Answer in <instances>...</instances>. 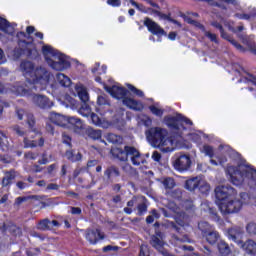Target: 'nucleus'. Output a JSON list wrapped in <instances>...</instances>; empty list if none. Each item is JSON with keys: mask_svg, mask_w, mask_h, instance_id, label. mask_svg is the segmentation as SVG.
Instances as JSON below:
<instances>
[{"mask_svg": "<svg viewBox=\"0 0 256 256\" xmlns=\"http://www.w3.org/2000/svg\"><path fill=\"white\" fill-rule=\"evenodd\" d=\"M20 69L29 85H40L39 91H43L49 83L51 73L47 71L45 67H38L35 69V65L31 61H22Z\"/></svg>", "mask_w": 256, "mask_h": 256, "instance_id": "obj_1", "label": "nucleus"}, {"mask_svg": "<svg viewBox=\"0 0 256 256\" xmlns=\"http://www.w3.org/2000/svg\"><path fill=\"white\" fill-rule=\"evenodd\" d=\"M168 135L167 129L162 127H152L146 131V139L150 145L161 149L164 153L173 151V140Z\"/></svg>", "mask_w": 256, "mask_h": 256, "instance_id": "obj_2", "label": "nucleus"}, {"mask_svg": "<svg viewBox=\"0 0 256 256\" xmlns=\"http://www.w3.org/2000/svg\"><path fill=\"white\" fill-rule=\"evenodd\" d=\"M233 185H242L248 183L250 187H256V170L251 166L239 165L231 174Z\"/></svg>", "mask_w": 256, "mask_h": 256, "instance_id": "obj_3", "label": "nucleus"}, {"mask_svg": "<svg viewBox=\"0 0 256 256\" xmlns=\"http://www.w3.org/2000/svg\"><path fill=\"white\" fill-rule=\"evenodd\" d=\"M42 53L45 57V61L55 71H63V69L69 67V61L65 59V56L53 49V47L49 45L43 46Z\"/></svg>", "mask_w": 256, "mask_h": 256, "instance_id": "obj_4", "label": "nucleus"}, {"mask_svg": "<svg viewBox=\"0 0 256 256\" xmlns=\"http://www.w3.org/2000/svg\"><path fill=\"white\" fill-rule=\"evenodd\" d=\"M112 155L119 159V161H131L132 165L139 167L141 163H145V158L141 156V152L133 146H125L124 150L121 148H115L112 150Z\"/></svg>", "mask_w": 256, "mask_h": 256, "instance_id": "obj_5", "label": "nucleus"}, {"mask_svg": "<svg viewBox=\"0 0 256 256\" xmlns=\"http://www.w3.org/2000/svg\"><path fill=\"white\" fill-rule=\"evenodd\" d=\"M106 91H108V93H110V95L115 99H123V104L126 105V107H129V109H133L134 111H143V104L126 97L127 89L124 87L114 85L106 88Z\"/></svg>", "mask_w": 256, "mask_h": 256, "instance_id": "obj_6", "label": "nucleus"}, {"mask_svg": "<svg viewBox=\"0 0 256 256\" xmlns=\"http://www.w3.org/2000/svg\"><path fill=\"white\" fill-rule=\"evenodd\" d=\"M218 207L222 215H231V213H239V211H241L243 202H241L239 199L230 198L220 202Z\"/></svg>", "mask_w": 256, "mask_h": 256, "instance_id": "obj_7", "label": "nucleus"}, {"mask_svg": "<svg viewBox=\"0 0 256 256\" xmlns=\"http://www.w3.org/2000/svg\"><path fill=\"white\" fill-rule=\"evenodd\" d=\"M164 121L166 125L174 131H181V129H185L183 127V123L186 125H193V122L189 118H185L181 114H177L176 116H166Z\"/></svg>", "mask_w": 256, "mask_h": 256, "instance_id": "obj_8", "label": "nucleus"}, {"mask_svg": "<svg viewBox=\"0 0 256 256\" xmlns=\"http://www.w3.org/2000/svg\"><path fill=\"white\" fill-rule=\"evenodd\" d=\"M215 195L216 199H218L220 203H223V201H227L235 197L237 195V191H235V188L230 185H222L215 188Z\"/></svg>", "mask_w": 256, "mask_h": 256, "instance_id": "obj_9", "label": "nucleus"}, {"mask_svg": "<svg viewBox=\"0 0 256 256\" xmlns=\"http://www.w3.org/2000/svg\"><path fill=\"white\" fill-rule=\"evenodd\" d=\"M39 87H41V84H37L32 82V85L29 84V82L26 80V84H15L14 86L10 87V91L14 93V95H20L21 97L25 95H29V91H39Z\"/></svg>", "mask_w": 256, "mask_h": 256, "instance_id": "obj_10", "label": "nucleus"}, {"mask_svg": "<svg viewBox=\"0 0 256 256\" xmlns=\"http://www.w3.org/2000/svg\"><path fill=\"white\" fill-rule=\"evenodd\" d=\"M226 235L230 241H234L239 246L242 243L243 235H245V230L241 226H232L227 229Z\"/></svg>", "mask_w": 256, "mask_h": 256, "instance_id": "obj_11", "label": "nucleus"}, {"mask_svg": "<svg viewBox=\"0 0 256 256\" xmlns=\"http://www.w3.org/2000/svg\"><path fill=\"white\" fill-rule=\"evenodd\" d=\"M174 169L181 173H183V171H189V169H191V157L187 154L178 156L174 161Z\"/></svg>", "mask_w": 256, "mask_h": 256, "instance_id": "obj_12", "label": "nucleus"}, {"mask_svg": "<svg viewBox=\"0 0 256 256\" xmlns=\"http://www.w3.org/2000/svg\"><path fill=\"white\" fill-rule=\"evenodd\" d=\"M144 25L147 27L148 31L152 35H157V37L167 36V32L163 29L157 22L153 21L151 18H145Z\"/></svg>", "mask_w": 256, "mask_h": 256, "instance_id": "obj_13", "label": "nucleus"}, {"mask_svg": "<svg viewBox=\"0 0 256 256\" xmlns=\"http://www.w3.org/2000/svg\"><path fill=\"white\" fill-rule=\"evenodd\" d=\"M85 237L87 241H89L90 245H97V242L105 239V236L101 234V231H99L98 229L96 230L87 229Z\"/></svg>", "mask_w": 256, "mask_h": 256, "instance_id": "obj_14", "label": "nucleus"}, {"mask_svg": "<svg viewBox=\"0 0 256 256\" xmlns=\"http://www.w3.org/2000/svg\"><path fill=\"white\" fill-rule=\"evenodd\" d=\"M32 101L37 107H40V109H50V107H53V102L43 95L34 94Z\"/></svg>", "mask_w": 256, "mask_h": 256, "instance_id": "obj_15", "label": "nucleus"}, {"mask_svg": "<svg viewBox=\"0 0 256 256\" xmlns=\"http://www.w3.org/2000/svg\"><path fill=\"white\" fill-rule=\"evenodd\" d=\"M238 247L240 249H243V251H245L247 255H256V242L253 239H248L245 242H239Z\"/></svg>", "mask_w": 256, "mask_h": 256, "instance_id": "obj_16", "label": "nucleus"}, {"mask_svg": "<svg viewBox=\"0 0 256 256\" xmlns=\"http://www.w3.org/2000/svg\"><path fill=\"white\" fill-rule=\"evenodd\" d=\"M50 121L59 127H65L69 124V118H67V116L55 112L50 114Z\"/></svg>", "mask_w": 256, "mask_h": 256, "instance_id": "obj_17", "label": "nucleus"}, {"mask_svg": "<svg viewBox=\"0 0 256 256\" xmlns=\"http://www.w3.org/2000/svg\"><path fill=\"white\" fill-rule=\"evenodd\" d=\"M15 177H17V172L14 169L5 171L2 179V187H9V185L13 183Z\"/></svg>", "mask_w": 256, "mask_h": 256, "instance_id": "obj_18", "label": "nucleus"}, {"mask_svg": "<svg viewBox=\"0 0 256 256\" xmlns=\"http://www.w3.org/2000/svg\"><path fill=\"white\" fill-rule=\"evenodd\" d=\"M75 91L82 103H87V101H89V92L85 86L78 84L75 86Z\"/></svg>", "mask_w": 256, "mask_h": 256, "instance_id": "obj_19", "label": "nucleus"}, {"mask_svg": "<svg viewBox=\"0 0 256 256\" xmlns=\"http://www.w3.org/2000/svg\"><path fill=\"white\" fill-rule=\"evenodd\" d=\"M201 179H202L201 177L196 176L186 180L185 189H187L188 191H195L196 189H199V184L201 183Z\"/></svg>", "mask_w": 256, "mask_h": 256, "instance_id": "obj_20", "label": "nucleus"}, {"mask_svg": "<svg viewBox=\"0 0 256 256\" xmlns=\"http://www.w3.org/2000/svg\"><path fill=\"white\" fill-rule=\"evenodd\" d=\"M0 31H3V33H6L7 35H13V33H15V28L9 21L0 17Z\"/></svg>", "mask_w": 256, "mask_h": 256, "instance_id": "obj_21", "label": "nucleus"}, {"mask_svg": "<svg viewBox=\"0 0 256 256\" xmlns=\"http://www.w3.org/2000/svg\"><path fill=\"white\" fill-rule=\"evenodd\" d=\"M204 239H206L209 245H215V243L221 239V235H219V232H217L215 228H212L208 234L204 235Z\"/></svg>", "mask_w": 256, "mask_h": 256, "instance_id": "obj_22", "label": "nucleus"}, {"mask_svg": "<svg viewBox=\"0 0 256 256\" xmlns=\"http://www.w3.org/2000/svg\"><path fill=\"white\" fill-rule=\"evenodd\" d=\"M239 37L240 39H242V43L244 45H247L249 51H251V53L256 55V44L255 42L251 41V37L245 36V35H240Z\"/></svg>", "mask_w": 256, "mask_h": 256, "instance_id": "obj_23", "label": "nucleus"}, {"mask_svg": "<svg viewBox=\"0 0 256 256\" xmlns=\"http://www.w3.org/2000/svg\"><path fill=\"white\" fill-rule=\"evenodd\" d=\"M37 229L39 231H52L53 226H51V220L49 218L40 220L37 224Z\"/></svg>", "mask_w": 256, "mask_h": 256, "instance_id": "obj_24", "label": "nucleus"}, {"mask_svg": "<svg viewBox=\"0 0 256 256\" xmlns=\"http://www.w3.org/2000/svg\"><path fill=\"white\" fill-rule=\"evenodd\" d=\"M56 81L62 86V87H70L71 86V79L63 73H58L56 75Z\"/></svg>", "mask_w": 256, "mask_h": 256, "instance_id": "obj_25", "label": "nucleus"}, {"mask_svg": "<svg viewBox=\"0 0 256 256\" xmlns=\"http://www.w3.org/2000/svg\"><path fill=\"white\" fill-rule=\"evenodd\" d=\"M104 175H106L107 179H111L112 177H119L121 172L117 166H110L104 171Z\"/></svg>", "mask_w": 256, "mask_h": 256, "instance_id": "obj_26", "label": "nucleus"}, {"mask_svg": "<svg viewBox=\"0 0 256 256\" xmlns=\"http://www.w3.org/2000/svg\"><path fill=\"white\" fill-rule=\"evenodd\" d=\"M218 251L222 256H229L231 254V248L225 241H220L218 243Z\"/></svg>", "mask_w": 256, "mask_h": 256, "instance_id": "obj_27", "label": "nucleus"}, {"mask_svg": "<svg viewBox=\"0 0 256 256\" xmlns=\"http://www.w3.org/2000/svg\"><path fill=\"white\" fill-rule=\"evenodd\" d=\"M198 229L202 233V237H205L206 234L212 231L213 226L209 224L208 222L201 221L198 223Z\"/></svg>", "mask_w": 256, "mask_h": 256, "instance_id": "obj_28", "label": "nucleus"}, {"mask_svg": "<svg viewBox=\"0 0 256 256\" xmlns=\"http://www.w3.org/2000/svg\"><path fill=\"white\" fill-rule=\"evenodd\" d=\"M65 157L66 159H68V161H71V163H77V161H81V159L83 158V155H81V153H73L71 150H67L65 152Z\"/></svg>", "mask_w": 256, "mask_h": 256, "instance_id": "obj_29", "label": "nucleus"}, {"mask_svg": "<svg viewBox=\"0 0 256 256\" xmlns=\"http://www.w3.org/2000/svg\"><path fill=\"white\" fill-rule=\"evenodd\" d=\"M68 123L73 125L76 131H81V129H83V121L77 117H69Z\"/></svg>", "mask_w": 256, "mask_h": 256, "instance_id": "obj_30", "label": "nucleus"}, {"mask_svg": "<svg viewBox=\"0 0 256 256\" xmlns=\"http://www.w3.org/2000/svg\"><path fill=\"white\" fill-rule=\"evenodd\" d=\"M78 113L82 115L83 117H90V115L93 113L91 112V107L87 104V102H83L81 107L78 110Z\"/></svg>", "mask_w": 256, "mask_h": 256, "instance_id": "obj_31", "label": "nucleus"}, {"mask_svg": "<svg viewBox=\"0 0 256 256\" xmlns=\"http://www.w3.org/2000/svg\"><path fill=\"white\" fill-rule=\"evenodd\" d=\"M198 189L200 193H202V195H208L211 191V186L209 185V183H207V181L201 179Z\"/></svg>", "mask_w": 256, "mask_h": 256, "instance_id": "obj_32", "label": "nucleus"}, {"mask_svg": "<svg viewBox=\"0 0 256 256\" xmlns=\"http://www.w3.org/2000/svg\"><path fill=\"white\" fill-rule=\"evenodd\" d=\"M86 135L90 137V139H93L94 141H97L101 139V130H95L93 128H87Z\"/></svg>", "mask_w": 256, "mask_h": 256, "instance_id": "obj_33", "label": "nucleus"}, {"mask_svg": "<svg viewBox=\"0 0 256 256\" xmlns=\"http://www.w3.org/2000/svg\"><path fill=\"white\" fill-rule=\"evenodd\" d=\"M163 227H165L166 229H173L176 233H181V227H178L177 223L173 221L166 220L163 223Z\"/></svg>", "mask_w": 256, "mask_h": 256, "instance_id": "obj_34", "label": "nucleus"}, {"mask_svg": "<svg viewBox=\"0 0 256 256\" xmlns=\"http://www.w3.org/2000/svg\"><path fill=\"white\" fill-rule=\"evenodd\" d=\"M107 141L109 143H123V138L117 134L110 133L106 136Z\"/></svg>", "mask_w": 256, "mask_h": 256, "instance_id": "obj_35", "label": "nucleus"}, {"mask_svg": "<svg viewBox=\"0 0 256 256\" xmlns=\"http://www.w3.org/2000/svg\"><path fill=\"white\" fill-rule=\"evenodd\" d=\"M160 19H164V21H169L170 23H174V25H178V27H181V23L173 18H171V14H163L160 12V15L158 16Z\"/></svg>", "mask_w": 256, "mask_h": 256, "instance_id": "obj_36", "label": "nucleus"}, {"mask_svg": "<svg viewBox=\"0 0 256 256\" xmlns=\"http://www.w3.org/2000/svg\"><path fill=\"white\" fill-rule=\"evenodd\" d=\"M10 131L14 133L15 135H18V137H23L25 135V130L21 128V126L14 124L10 127Z\"/></svg>", "mask_w": 256, "mask_h": 256, "instance_id": "obj_37", "label": "nucleus"}, {"mask_svg": "<svg viewBox=\"0 0 256 256\" xmlns=\"http://www.w3.org/2000/svg\"><path fill=\"white\" fill-rule=\"evenodd\" d=\"M122 171L127 173V175H137V169L133 168V166L128 163L122 165Z\"/></svg>", "mask_w": 256, "mask_h": 256, "instance_id": "obj_38", "label": "nucleus"}, {"mask_svg": "<svg viewBox=\"0 0 256 256\" xmlns=\"http://www.w3.org/2000/svg\"><path fill=\"white\" fill-rule=\"evenodd\" d=\"M204 35L207 37L212 43L218 45L219 39H217V34L204 30Z\"/></svg>", "mask_w": 256, "mask_h": 256, "instance_id": "obj_39", "label": "nucleus"}, {"mask_svg": "<svg viewBox=\"0 0 256 256\" xmlns=\"http://www.w3.org/2000/svg\"><path fill=\"white\" fill-rule=\"evenodd\" d=\"M130 3L133 7H136L138 11H141V13H149V8H146L143 4H139L135 2V0H130Z\"/></svg>", "mask_w": 256, "mask_h": 256, "instance_id": "obj_40", "label": "nucleus"}, {"mask_svg": "<svg viewBox=\"0 0 256 256\" xmlns=\"http://www.w3.org/2000/svg\"><path fill=\"white\" fill-rule=\"evenodd\" d=\"M202 153H205L210 159H213V155H215V152L213 151V147L209 145H204L202 148Z\"/></svg>", "mask_w": 256, "mask_h": 256, "instance_id": "obj_41", "label": "nucleus"}, {"mask_svg": "<svg viewBox=\"0 0 256 256\" xmlns=\"http://www.w3.org/2000/svg\"><path fill=\"white\" fill-rule=\"evenodd\" d=\"M163 185L165 189H173L175 187V180L171 177L164 179Z\"/></svg>", "mask_w": 256, "mask_h": 256, "instance_id": "obj_42", "label": "nucleus"}, {"mask_svg": "<svg viewBox=\"0 0 256 256\" xmlns=\"http://www.w3.org/2000/svg\"><path fill=\"white\" fill-rule=\"evenodd\" d=\"M23 143L26 149L37 147V142L35 140H30L29 138H24Z\"/></svg>", "mask_w": 256, "mask_h": 256, "instance_id": "obj_43", "label": "nucleus"}, {"mask_svg": "<svg viewBox=\"0 0 256 256\" xmlns=\"http://www.w3.org/2000/svg\"><path fill=\"white\" fill-rule=\"evenodd\" d=\"M246 232L248 235H256V223L250 222L246 225Z\"/></svg>", "mask_w": 256, "mask_h": 256, "instance_id": "obj_44", "label": "nucleus"}, {"mask_svg": "<svg viewBox=\"0 0 256 256\" xmlns=\"http://www.w3.org/2000/svg\"><path fill=\"white\" fill-rule=\"evenodd\" d=\"M149 109L151 113H153V115H156V117H163V113H164L163 109H160L155 105L150 106Z\"/></svg>", "mask_w": 256, "mask_h": 256, "instance_id": "obj_45", "label": "nucleus"}, {"mask_svg": "<svg viewBox=\"0 0 256 256\" xmlns=\"http://www.w3.org/2000/svg\"><path fill=\"white\" fill-rule=\"evenodd\" d=\"M9 145V141L7 140V135L0 131V148L7 147Z\"/></svg>", "mask_w": 256, "mask_h": 256, "instance_id": "obj_46", "label": "nucleus"}, {"mask_svg": "<svg viewBox=\"0 0 256 256\" xmlns=\"http://www.w3.org/2000/svg\"><path fill=\"white\" fill-rule=\"evenodd\" d=\"M97 105L103 107V105H109V100L107 99L106 95H100L97 99Z\"/></svg>", "mask_w": 256, "mask_h": 256, "instance_id": "obj_47", "label": "nucleus"}, {"mask_svg": "<svg viewBox=\"0 0 256 256\" xmlns=\"http://www.w3.org/2000/svg\"><path fill=\"white\" fill-rule=\"evenodd\" d=\"M26 117H27V125L29 126L30 129H33L35 127V116H33V114L31 113H28Z\"/></svg>", "mask_w": 256, "mask_h": 256, "instance_id": "obj_48", "label": "nucleus"}, {"mask_svg": "<svg viewBox=\"0 0 256 256\" xmlns=\"http://www.w3.org/2000/svg\"><path fill=\"white\" fill-rule=\"evenodd\" d=\"M15 115L19 121H23V117L25 116V110H23L19 107H16Z\"/></svg>", "mask_w": 256, "mask_h": 256, "instance_id": "obj_49", "label": "nucleus"}, {"mask_svg": "<svg viewBox=\"0 0 256 256\" xmlns=\"http://www.w3.org/2000/svg\"><path fill=\"white\" fill-rule=\"evenodd\" d=\"M128 89H130V91H133V93L135 95H137L138 97H143V91L137 89L135 86L131 85V84H128L127 85Z\"/></svg>", "mask_w": 256, "mask_h": 256, "instance_id": "obj_50", "label": "nucleus"}, {"mask_svg": "<svg viewBox=\"0 0 256 256\" xmlns=\"http://www.w3.org/2000/svg\"><path fill=\"white\" fill-rule=\"evenodd\" d=\"M90 119L93 123V125H101V118H99V116L95 113H91L90 115Z\"/></svg>", "mask_w": 256, "mask_h": 256, "instance_id": "obj_51", "label": "nucleus"}, {"mask_svg": "<svg viewBox=\"0 0 256 256\" xmlns=\"http://www.w3.org/2000/svg\"><path fill=\"white\" fill-rule=\"evenodd\" d=\"M229 43H231V45H233L234 47H236L238 49V51H241L242 53H245V48L242 47L241 44H239V42H237L235 39H230Z\"/></svg>", "mask_w": 256, "mask_h": 256, "instance_id": "obj_52", "label": "nucleus"}, {"mask_svg": "<svg viewBox=\"0 0 256 256\" xmlns=\"http://www.w3.org/2000/svg\"><path fill=\"white\" fill-rule=\"evenodd\" d=\"M138 215H144V213H147V204L141 203L138 205Z\"/></svg>", "mask_w": 256, "mask_h": 256, "instance_id": "obj_53", "label": "nucleus"}, {"mask_svg": "<svg viewBox=\"0 0 256 256\" xmlns=\"http://www.w3.org/2000/svg\"><path fill=\"white\" fill-rule=\"evenodd\" d=\"M62 143H65L69 147H71V136L67 133L62 134Z\"/></svg>", "mask_w": 256, "mask_h": 256, "instance_id": "obj_54", "label": "nucleus"}, {"mask_svg": "<svg viewBox=\"0 0 256 256\" xmlns=\"http://www.w3.org/2000/svg\"><path fill=\"white\" fill-rule=\"evenodd\" d=\"M174 239L176 241H180L181 243H191V239L187 235H184L181 238H179V236H174Z\"/></svg>", "mask_w": 256, "mask_h": 256, "instance_id": "obj_55", "label": "nucleus"}, {"mask_svg": "<svg viewBox=\"0 0 256 256\" xmlns=\"http://www.w3.org/2000/svg\"><path fill=\"white\" fill-rule=\"evenodd\" d=\"M139 256H149V248L147 247V245H142L140 247Z\"/></svg>", "mask_w": 256, "mask_h": 256, "instance_id": "obj_56", "label": "nucleus"}, {"mask_svg": "<svg viewBox=\"0 0 256 256\" xmlns=\"http://www.w3.org/2000/svg\"><path fill=\"white\" fill-rule=\"evenodd\" d=\"M11 107V104L7 101H0V115H3V109Z\"/></svg>", "mask_w": 256, "mask_h": 256, "instance_id": "obj_57", "label": "nucleus"}, {"mask_svg": "<svg viewBox=\"0 0 256 256\" xmlns=\"http://www.w3.org/2000/svg\"><path fill=\"white\" fill-rule=\"evenodd\" d=\"M107 5L111 7H121V0H107Z\"/></svg>", "mask_w": 256, "mask_h": 256, "instance_id": "obj_58", "label": "nucleus"}, {"mask_svg": "<svg viewBox=\"0 0 256 256\" xmlns=\"http://www.w3.org/2000/svg\"><path fill=\"white\" fill-rule=\"evenodd\" d=\"M235 17H237L238 19H244L245 21H249V19H251L250 14L245 13H236Z\"/></svg>", "mask_w": 256, "mask_h": 256, "instance_id": "obj_59", "label": "nucleus"}, {"mask_svg": "<svg viewBox=\"0 0 256 256\" xmlns=\"http://www.w3.org/2000/svg\"><path fill=\"white\" fill-rule=\"evenodd\" d=\"M184 220L181 219H177L176 223L177 225H179L180 227H187V225H189V222H187V217L183 216Z\"/></svg>", "mask_w": 256, "mask_h": 256, "instance_id": "obj_60", "label": "nucleus"}, {"mask_svg": "<svg viewBox=\"0 0 256 256\" xmlns=\"http://www.w3.org/2000/svg\"><path fill=\"white\" fill-rule=\"evenodd\" d=\"M240 203H242V205L244 203H247V201H249V194L243 192V193H240V199H239Z\"/></svg>", "mask_w": 256, "mask_h": 256, "instance_id": "obj_61", "label": "nucleus"}, {"mask_svg": "<svg viewBox=\"0 0 256 256\" xmlns=\"http://www.w3.org/2000/svg\"><path fill=\"white\" fill-rule=\"evenodd\" d=\"M14 59H19L23 55V50L21 48H15L13 51Z\"/></svg>", "mask_w": 256, "mask_h": 256, "instance_id": "obj_62", "label": "nucleus"}, {"mask_svg": "<svg viewBox=\"0 0 256 256\" xmlns=\"http://www.w3.org/2000/svg\"><path fill=\"white\" fill-rule=\"evenodd\" d=\"M168 208L170 209V211H172L173 213H179V208L177 207V205L174 202H170L168 204Z\"/></svg>", "mask_w": 256, "mask_h": 256, "instance_id": "obj_63", "label": "nucleus"}, {"mask_svg": "<svg viewBox=\"0 0 256 256\" xmlns=\"http://www.w3.org/2000/svg\"><path fill=\"white\" fill-rule=\"evenodd\" d=\"M152 159L154 161L160 162L161 161V154L157 151L153 152Z\"/></svg>", "mask_w": 256, "mask_h": 256, "instance_id": "obj_64", "label": "nucleus"}]
</instances>
